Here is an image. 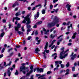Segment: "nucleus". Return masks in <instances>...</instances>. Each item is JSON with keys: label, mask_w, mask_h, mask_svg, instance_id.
Listing matches in <instances>:
<instances>
[{"label": "nucleus", "mask_w": 79, "mask_h": 79, "mask_svg": "<svg viewBox=\"0 0 79 79\" xmlns=\"http://www.w3.org/2000/svg\"><path fill=\"white\" fill-rule=\"evenodd\" d=\"M21 24L19 23H18L17 24V26H15V31H18L17 32L19 34V35H21L22 34V35H24V33L20 31H19V29L21 28Z\"/></svg>", "instance_id": "1"}, {"label": "nucleus", "mask_w": 79, "mask_h": 79, "mask_svg": "<svg viewBox=\"0 0 79 79\" xmlns=\"http://www.w3.org/2000/svg\"><path fill=\"white\" fill-rule=\"evenodd\" d=\"M59 23V19L58 18L57 16H55L53 22L51 23L52 27H53L55 26V24H58Z\"/></svg>", "instance_id": "2"}, {"label": "nucleus", "mask_w": 79, "mask_h": 79, "mask_svg": "<svg viewBox=\"0 0 79 79\" xmlns=\"http://www.w3.org/2000/svg\"><path fill=\"white\" fill-rule=\"evenodd\" d=\"M49 53V50H47V49H45L44 52H42V53L43 54V56L44 59H46L47 58V57H46V53Z\"/></svg>", "instance_id": "3"}, {"label": "nucleus", "mask_w": 79, "mask_h": 79, "mask_svg": "<svg viewBox=\"0 0 79 79\" xmlns=\"http://www.w3.org/2000/svg\"><path fill=\"white\" fill-rule=\"evenodd\" d=\"M71 5H69V4H67L66 6H65V8H67V10L68 11H71Z\"/></svg>", "instance_id": "4"}, {"label": "nucleus", "mask_w": 79, "mask_h": 79, "mask_svg": "<svg viewBox=\"0 0 79 79\" xmlns=\"http://www.w3.org/2000/svg\"><path fill=\"white\" fill-rule=\"evenodd\" d=\"M28 67H26V66H21L20 68V71H23V70H25V69H27Z\"/></svg>", "instance_id": "5"}, {"label": "nucleus", "mask_w": 79, "mask_h": 79, "mask_svg": "<svg viewBox=\"0 0 79 79\" xmlns=\"http://www.w3.org/2000/svg\"><path fill=\"white\" fill-rule=\"evenodd\" d=\"M37 73H39V72L40 73H42L44 72V69L38 67L37 69Z\"/></svg>", "instance_id": "6"}, {"label": "nucleus", "mask_w": 79, "mask_h": 79, "mask_svg": "<svg viewBox=\"0 0 79 79\" xmlns=\"http://www.w3.org/2000/svg\"><path fill=\"white\" fill-rule=\"evenodd\" d=\"M63 52H64V51L60 52V59H63V58H64V56H63V55H64V53H63Z\"/></svg>", "instance_id": "7"}, {"label": "nucleus", "mask_w": 79, "mask_h": 79, "mask_svg": "<svg viewBox=\"0 0 79 79\" xmlns=\"http://www.w3.org/2000/svg\"><path fill=\"white\" fill-rule=\"evenodd\" d=\"M12 62L11 61H10L9 63V64L6 65V62H4V63L3 66H5V67H6V66H10Z\"/></svg>", "instance_id": "8"}, {"label": "nucleus", "mask_w": 79, "mask_h": 79, "mask_svg": "<svg viewBox=\"0 0 79 79\" xmlns=\"http://www.w3.org/2000/svg\"><path fill=\"white\" fill-rule=\"evenodd\" d=\"M18 5H19L18 2H15L14 4H13L12 7L14 8V7H15L16 6H18Z\"/></svg>", "instance_id": "9"}, {"label": "nucleus", "mask_w": 79, "mask_h": 79, "mask_svg": "<svg viewBox=\"0 0 79 79\" xmlns=\"http://www.w3.org/2000/svg\"><path fill=\"white\" fill-rule=\"evenodd\" d=\"M72 57L71 58V60H74V58H76V56H77V55L76 54H75L73 55V56H72Z\"/></svg>", "instance_id": "10"}, {"label": "nucleus", "mask_w": 79, "mask_h": 79, "mask_svg": "<svg viewBox=\"0 0 79 79\" xmlns=\"http://www.w3.org/2000/svg\"><path fill=\"white\" fill-rule=\"evenodd\" d=\"M53 11H51V13H55V11L56 13H57L58 11V9H57L56 10H55V9H53Z\"/></svg>", "instance_id": "11"}, {"label": "nucleus", "mask_w": 79, "mask_h": 79, "mask_svg": "<svg viewBox=\"0 0 79 79\" xmlns=\"http://www.w3.org/2000/svg\"><path fill=\"white\" fill-rule=\"evenodd\" d=\"M25 20H26V21L27 22L26 23V24H30V23H31V20L30 19H26Z\"/></svg>", "instance_id": "12"}, {"label": "nucleus", "mask_w": 79, "mask_h": 79, "mask_svg": "<svg viewBox=\"0 0 79 79\" xmlns=\"http://www.w3.org/2000/svg\"><path fill=\"white\" fill-rule=\"evenodd\" d=\"M7 74L9 77L11 76V72H10V70L9 68H8L7 69Z\"/></svg>", "instance_id": "13"}, {"label": "nucleus", "mask_w": 79, "mask_h": 79, "mask_svg": "<svg viewBox=\"0 0 79 79\" xmlns=\"http://www.w3.org/2000/svg\"><path fill=\"white\" fill-rule=\"evenodd\" d=\"M77 33L76 32H75L74 33L73 36L72 37V39H75V38H76V34H77Z\"/></svg>", "instance_id": "14"}, {"label": "nucleus", "mask_w": 79, "mask_h": 79, "mask_svg": "<svg viewBox=\"0 0 79 79\" xmlns=\"http://www.w3.org/2000/svg\"><path fill=\"white\" fill-rule=\"evenodd\" d=\"M35 53H36L39 54V52H40V50L39 49V48H37L35 49Z\"/></svg>", "instance_id": "15"}, {"label": "nucleus", "mask_w": 79, "mask_h": 79, "mask_svg": "<svg viewBox=\"0 0 79 79\" xmlns=\"http://www.w3.org/2000/svg\"><path fill=\"white\" fill-rule=\"evenodd\" d=\"M32 73V71H30L29 73H27L26 74V75L27 76H28L30 75V74H31V73Z\"/></svg>", "instance_id": "16"}, {"label": "nucleus", "mask_w": 79, "mask_h": 79, "mask_svg": "<svg viewBox=\"0 0 79 79\" xmlns=\"http://www.w3.org/2000/svg\"><path fill=\"white\" fill-rule=\"evenodd\" d=\"M30 16V15H28L25 18V19H30V18H29V17Z\"/></svg>", "instance_id": "17"}, {"label": "nucleus", "mask_w": 79, "mask_h": 79, "mask_svg": "<svg viewBox=\"0 0 79 79\" xmlns=\"http://www.w3.org/2000/svg\"><path fill=\"white\" fill-rule=\"evenodd\" d=\"M55 36H57V35H55L53 36V34H52L50 35L51 38V39H53V38H54Z\"/></svg>", "instance_id": "18"}, {"label": "nucleus", "mask_w": 79, "mask_h": 79, "mask_svg": "<svg viewBox=\"0 0 79 79\" xmlns=\"http://www.w3.org/2000/svg\"><path fill=\"white\" fill-rule=\"evenodd\" d=\"M34 68V66L33 65H31L30 67V71H32V73H33V70H32Z\"/></svg>", "instance_id": "19"}, {"label": "nucleus", "mask_w": 79, "mask_h": 79, "mask_svg": "<svg viewBox=\"0 0 79 79\" xmlns=\"http://www.w3.org/2000/svg\"><path fill=\"white\" fill-rule=\"evenodd\" d=\"M42 23V21H39L37 23H36V24L37 25L38 24H41Z\"/></svg>", "instance_id": "20"}, {"label": "nucleus", "mask_w": 79, "mask_h": 79, "mask_svg": "<svg viewBox=\"0 0 79 79\" xmlns=\"http://www.w3.org/2000/svg\"><path fill=\"white\" fill-rule=\"evenodd\" d=\"M13 48H11L10 49H8L7 50L8 52L9 53H10L11 51H13Z\"/></svg>", "instance_id": "21"}, {"label": "nucleus", "mask_w": 79, "mask_h": 79, "mask_svg": "<svg viewBox=\"0 0 79 79\" xmlns=\"http://www.w3.org/2000/svg\"><path fill=\"white\" fill-rule=\"evenodd\" d=\"M48 27L49 28L52 27V24L51 23H48Z\"/></svg>", "instance_id": "22"}, {"label": "nucleus", "mask_w": 79, "mask_h": 79, "mask_svg": "<svg viewBox=\"0 0 79 79\" xmlns=\"http://www.w3.org/2000/svg\"><path fill=\"white\" fill-rule=\"evenodd\" d=\"M78 75H79V73H78L76 74V75L75 74H73V77H77V76H78Z\"/></svg>", "instance_id": "23"}, {"label": "nucleus", "mask_w": 79, "mask_h": 79, "mask_svg": "<svg viewBox=\"0 0 79 79\" xmlns=\"http://www.w3.org/2000/svg\"><path fill=\"white\" fill-rule=\"evenodd\" d=\"M39 15H40V14L39 13V12H38L36 14V19H37V18H38L39 16Z\"/></svg>", "instance_id": "24"}, {"label": "nucleus", "mask_w": 79, "mask_h": 79, "mask_svg": "<svg viewBox=\"0 0 79 79\" xmlns=\"http://www.w3.org/2000/svg\"><path fill=\"white\" fill-rule=\"evenodd\" d=\"M20 13V12L19 11L18 12H17L15 14V16L16 17H18L19 16V14Z\"/></svg>", "instance_id": "25"}, {"label": "nucleus", "mask_w": 79, "mask_h": 79, "mask_svg": "<svg viewBox=\"0 0 79 79\" xmlns=\"http://www.w3.org/2000/svg\"><path fill=\"white\" fill-rule=\"evenodd\" d=\"M15 18L16 20V21H19V20H20V18H18V17H15Z\"/></svg>", "instance_id": "26"}, {"label": "nucleus", "mask_w": 79, "mask_h": 79, "mask_svg": "<svg viewBox=\"0 0 79 79\" xmlns=\"http://www.w3.org/2000/svg\"><path fill=\"white\" fill-rule=\"evenodd\" d=\"M41 40H38L37 41L38 42L37 43H36V44L37 45H39V44H40V41Z\"/></svg>", "instance_id": "27"}, {"label": "nucleus", "mask_w": 79, "mask_h": 79, "mask_svg": "<svg viewBox=\"0 0 79 79\" xmlns=\"http://www.w3.org/2000/svg\"><path fill=\"white\" fill-rule=\"evenodd\" d=\"M72 71H74L76 69V67H72Z\"/></svg>", "instance_id": "28"}, {"label": "nucleus", "mask_w": 79, "mask_h": 79, "mask_svg": "<svg viewBox=\"0 0 79 79\" xmlns=\"http://www.w3.org/2000/svg\"><path fill=\"white\" fill-rule=\"evenodd\" d=\"M31 26L30 25H27V29H31Z\"/></svg>", "instance_id": "29"}, {"label": "nucleus", "mask_w": 79, "mask_h": 79, "mask_svg": "<svg viewBox=\"0 0 79 79\" xmlns=\"http://www.w3.org/2000/svg\"><path fill=\"white\" fill-rule=\"evenodd\" d=\"M69 65H70L69 62H67V63L66 64V66L67 68H68V67L69 66Z\"/></svg>", "instance_id": "30"}, {"label": "nucleus", "mask_w": 79, "mask_h": 79, "mask_svg": "<svg viewBox=\"0 0 79 79\" xmlns=\"http://www.w3.org/2000/svg\"><path fill=\"white\" fill-rule=\"evenodd\" d=\"M15 75H18L19 73H18V70H16V72L15 73Z\"/></svg>", "instance_id": "31"}, {"label": "nucleus", "mask_w": 79, "mask_h": 79, "mask_svg": "<svg viewBox=\"0 0 79 79\" xmlns=\"http://www.w3.org/2000/svg\"><path fill=\"white\" fill-rule=\"evenodd\" d=\"M56 55H57V54L56 53H54V54H53L51 56L52 57H53L54 56Z\"/></svg>", "instance_id": "32"}, {"label": "nucleus", "mask_w": 79, "mask_h": 79, "mask_svg": "<svg viewBox=\"0 0 79 79\" xmlns=\"http://www.w3.org/2000/svg\"><path fill=\"white\" fill-rule=\"evenodd\" d=\"M62 51H64L63 52V53L64 54H65V53H66V52H68L69 51V49H67L65 51H64V50H63Z\"/></svg>", "instance_id": "33"}, {"label": "nucleus", "mask_w": 79, "mask_h": 79, "mask_svg": "<svg viewBox=\"0 0 79 79\" xmlns=\"http://www.w3.org/2000/svg\"><path fill=\"white\" fill-rule=\"evenodd\" d=\"M47 0H44V4L45 5H44V7H45V6H46V5H47Z\"/></svg>", "instance_id": "34"}, {"label": "nucleus", "mask_w": 79, "mask_h": 79, "mask_svg": "<svg viewBox=\"0 0 79 79\" xmlns=\"http://www.w3.org/2000/svg\"><path fill=\"white\" fill-rule=\"evenodd\" d=\"M13 54H14V52H11L10 54V56H11L13 55Z\"/></svg>", "instance_id": "35"}, {"label": "nucleus", "mask_w": 79, "mask_h": 79, "mask_svg": "<svg viewBox=\"0 0 79 79\" xmlns=\"http://www.w3.org/2000/svg\"><path fill=\"white\" fill-rule=\"evenodd\" d=\"M55 29V27H54L50 30V32H52Z\"/></svg>", "instance_id": "36"}, {"label": "nucleus", "mask_w": 79, "mask_h": 79, "mask_svg": "<svg viewBox=\"0 0 79 79\" xmlns=\"http://www.w3.org/2000/svg\"><path fill=\"white\" fill-rule=\"evenodd\" d=\"M5 35V32H3L1 34V37H3V36Z\"/></svg>", "instance_id": "37"}, {"label": "nucleus", "mask_w": 79, "mask_h": 79, "mask_svg": "<svg viewBox=\"0 0 79 79\" xmlns=\"http://www.w3.org/2000/svg\"><path fill=\"white\" fill-rule=\"evenodd\" d=\"M5 50V48H3L2 51H1V53H3L4 52V51Z\"/></svg>", "instance_id": "38"}, {"label": "nucleus", "mask_w": 79, "mask_h": 79, "mask_svg": "<svg viewBox=\"0 0 79 79\" xmlns=\"http://www.w3.org/2000/svg\"><path fill=\"white\" fill-rule=\"evenodd\" d=\"M39 6H40V8H41L42 7V6H41V4H38L37 5H36L35 6V7H39Z\"/></svg>", "instance_id": "39"}, {"label": "nucleus", "mask_w": 79, "mask_h": 79, "mask_svg": "<svg viewBox=\"0 0 79 79\" xmlns=\"http://www.w3.org/2000/svg\"><path fill=\"white\" fill-rule=\"evenodd\" d=\"M39 33H38V31H36L35 32V35H37Z\"/></svg>", "instance_id": "40"}, {"label": "nucleus", "mask_w": 79, "mask_h": 79, "mask_svg": "<svg viewBox=\"0 0 79 79\" xmlns=\"http://www.w3.org/2000/svg\"><path fill=\"white\" fill-rule=\"evenodd\" d=\"M45 10L43 9L42 10V14H45Z\"/></svg>", "instance_id": "41"}, {"label": "nucleus", "mask_w": 79, "mask_h": 79, "mask_svg": "<svg viewBox=\"0 0 79 79\" xmlns=\"http://www.w3.org/2000/svg\"><path fill=\"white\" fill-rule=\"evenodd\" d=\"M21 29L22 32H24V31H25V30L24 28V27H22Z\"/></svg>", "instance_id": "42"}, {"label": "nucleus", "mask_w": 79, "mask_h": 79, "mask_svg": "<svg viewBox=\"0 0 79 79\" xmlns=\"http://www.w3.org/2000/svg\"><path fill=\"white\" fill-rule=\"evenodd\" d=\"M32 38V37L31 36H29L28 37L27 40H31V39Z\"/></svg>", "instance_id": "43"}, {"label": "nucleus", "mask_w": 79, "mask_h": 79, "mask_svg": "<svg viewBox=\"0 0 79 79\" xmlns=\"http://www.w3.org/2000/svg\"><path fill=\"white\" fill-rule=\"evenodd\" d=\"M52 73V71H51L47 72V74H50Z\"/></svg>", "instance_id": "44"}, {"label": "nucleus", "mask_w": 79, "mask_h": 79, "mask_svg": "<svg viewBox=\"0 0 79 79\" xmlns=\"http://www.w3.org/2000/svg\"><path fill=\"white\" fill-rule=\"evenodd\" d=\"M60 66L61 68H64V65L63 64H60Z\"/></svg>", "instance_id": "45"}, {"label": "nucleus", "mask_w": 79, "mask_h": 79, "mask_svg": "<svg viewBox=\"0 0 79 79\" xmlns=\"http://www.w3.org/2000/svg\"><path fill=\"white\" fill-rule=\"evenodd\" d=\"M37 25L36 24L33 27V28H34V29L37 28Z\"/></svg>", "instance_id": "46"}, {"label": "nucleus", "mask_w": 79, "mask_h": 79, "mask_svg": "<svg viewBox=\"0 0 79 79\" xmlns=\"http://www.w3.org/2000/svg\"><path fill=\"white\" fill-rule=\"evenodd\" d=\"M22 70V71H20V72H23V73L24 74H26V71Z\"/></svg>", "instance_id": "47"}, {"label": "nucleus", "mask_w": 79, "mask_h": 79, "mask_svg": "<svg viewBox=\"0 0 79 79\" xmlns=\"http://www.w3.org/2000/svg\"><path fill=\"white\" fill-rule=\"evenodd\" d=\"M16 48H20V47H21V46L20 45H19V46H15Z\"/></svg>", "instance_id": "48"}, {"label": "nucleus", "mask_w": 79, "mask_h": 79, "mask_svg": "<svg viewBox=\"0 0 79 79\" xmlns=\"http://www.w3.org/2000/svg\"><path fill=\"white\" fill-rule=\"evenodd\" d=\"M40 74H36V77H38V76H40Z\"/></svg>", "instance_id": "49"}, {"label": "nucleus", "mask_w": 79, "mask_h": 79, "mask_svg": "<svg viewBox=\"0 0 79 79\" xmlns=\"http://www.w3.org/2000/svg\"><path fill=\"white\" fill-rule=\"evenodd\" d=\"M53 5H51L50 6V9H52L53 8Z\"/></svg>", "instance_id": "50"}, {"label": "nucleus", "mask_w": 79, "mask_h": 79, "mask_svg": "<svg viewBox=\"0 0 79 79\" xmlns=\"http://www.w3.org/2000/svg\"><path fill=\"white\" fill-rule=\"evenodd\" d=\"M45 17H43L41 18V19L42 21H44V20H45Z\"/></svg>", "instance_id": "51"}, {"label": "nucleus", "mask_w": 79, "mask_h": 79, "mask_svg": "<svg viewBox=\"0 0 79 79\" xmlns=\"http://www.w3.org/2000/svg\"><path fill=\"white\" fill-rule=\"evenodd\" d=\"M63 35H60L59 36V37H57V39H60V37H63Z\"/></svg>", "instance_id": "52"}, {"label": "nucleus", "mask_w": 79, "mask_h": 79, "mask_svg": "<svg viewBox=\"0 0 79 79\" xmlns=\"http://www.w3.org/2000/svg\"><path fill=\"white\" fill-rule=\"evenodd\" d=\"M77 49H78L77 48L75 49L74 50V52H77V50H78Z\"/></svg>", "instance_id": "53"}, {"label": "nucleus", "mask_w": 79, "mask_h": 79, "mask_svg": "<svg viewBox=\"0 0 79 79\" xmlns=\"http://www.w3.org/2000/svg\"><path fill=\"white\" fill-rule=\"evenodd\" d=\"M9 27V29H10L11 28V24H10L8 25Z\"/></svg>", "instance_id": "54"}, {"label": "nucleus", "mask_w": 79, "mask_h": 79, "mask_svg": "<svg viewBox=\"0 0 79 79\" xmlns=\"http://www.w3.org/2000/svg\"><path fill=\"white\" fill-rule=\"evenodd\" d=\"M42 67L43 68H47V65H44Z\"/></svg>", "instance_id": "55"}, {"label": "nucleus", "mask_w": 79, "mask_h": 79, "mask_svg": "<svg viewBox=\"0 0 79 79\" xmlns=\"http://www.w3.org/2000/svg\"><path fill=\"white\" fill-rule=\"evenodd\" d=\"M15 19H15V17H14L12 19V22H15Z\"/></svg>", "instance_id": "56"}, {"label": "nucleus", "mask_w": 79, "mask_h": 79, "mask_svg": "<svg viewBox=\"0 0 79 79\" xmlns=\"http://www.w3.org/2000/svg\"><path fill=\"white\" fill-rule=\"evenodd\" d=\"M25 11H23L22 12V15H24V14H25Z\"/></svg>", "instance_id": "57"}, {"label": "nucleus", "mask_w": 79, "mask_h": 79, "mask_svg": "<svg viewBox=\"0 0 79 79\" xmlns=\"http://www.w3.org/2000/svg\"><path fill=\"white\" fill-rule=\"evenodd\" d=\"M39 39V38L38 37H36V38H35V40H36V41H37Z\"/></svg>", "instance_id": "58"}, {"label": "nucleus", "mask_w": 79, "mask_h": 79, "mask_svg": "<svg viewBox=\"0 0 79 79\" xmlns=\"http://www.w3.org/2000/svg\"><path fill=\"white\" fill-rule=\"evenodd\" d=\"M26 20L24 19V20H23V21H22V23H26Z\"/></svg>", "instance_id": "59"}, {"label": "nucleus", "mask_w": 79, "mask_h": 79, "mask_svg": "<svg viewBox=\"0 0 79 79\" xmlns=\"http://www.w3.org/2000/svg\"><path fill=\"white\" fill-rule=\"evenodd\" d=\"M3 56V54H2L1 55H0V58H2V57Z\"/></svg>", "instance_id": "60"}, {"label": "nucleus", "mask_w": 79, "mask_h": 79, "mask_svg": "<svg viewBox=\"0 0 79 79\" xmlns=\"http://www.w3.org/2000/svg\"><path fill=\"white\" fill-rule=\"evenodd\" d=\"M72 44V43H70L68 44V46H71V45Z\"/></svg>", "instance_id": "61"}, {"label": "nucleus", "mask_w": 79, "mask_h": 79, "mask_svg": "<svg viewBox=\"0 0 79 79\" xmlns=\"http://www.w3.org/2000/svg\"><path fill=\"white\" fill-rule=\"evenodd\" d=\"M6 22V20L5 19H4L2 20V23H5Z\"/></svg>", "instance_id": "62"}, {"label": "nucleus", "mask_w": 79, "mask_h": 79, "mask_svg": "<svg viewBox=\"0 0 79 79\" xmlns=\"http://www.w3.org/2000/svg\"><path fill=\"white\" fill-rule=\"evenodd\" d=\"M74 66H77V63L76 62H75L74 64Z\"/></svg>", "instance_id": "63"}, {"label": "nucleus", "mask_w": 79, "mask_h": 79, "mask_svg": "<svg viewBox=\"0 0 79 79\" xmlns=\"http://www.w3.org/2000/svg\"><path fill=\"white\" fill-rule=\"evenodd\" d=\"M35 7H33V8L31 9V10H32V11H34L35 10Z\"/></svg>", "instance_id": "64"}]
</instances>
